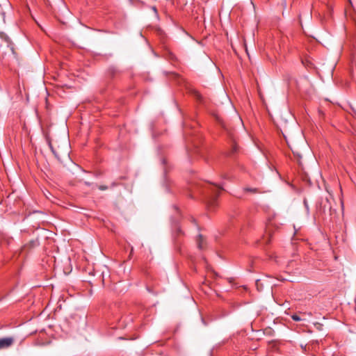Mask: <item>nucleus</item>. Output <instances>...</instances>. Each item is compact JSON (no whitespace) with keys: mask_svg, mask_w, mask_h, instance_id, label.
I'll list each match as a JSON object with an SVG mask.
<instances>
[{"mask_svg":"<svg viewBox=\"0 0 356 356\" xmlns=\"http://www.w3.org/2000/svg\"><path fill=\"white\" fill-rule=\"evenodd\" d=\"M45 140L54 156L60 160V154L63 152L68 154L67 149L70 145V138L65 135H45Z\"/></svg>","mask_w":356,"mask_h":356,"instance_id":"1","label":"nucleus"},{"mask_svg":"<svg viewBox=\"0 0 356 356\" xmlns=\"http://www.w3.org/2000/svg\"><path fill=\"white\" fill-rule=\"evenodd\" d=\"M0 52L7 54L10 52L14 54V47L10 38L3 32H0Z\"/></svg>","mask_w":356,"mask_h":356,"instance_id":"2","label":"nucleus"},{"mask_svg":"<svg viewBox=\"0 0 356 356\" xmlns=\"http://www.w3.org/2000/svg\"><path fill=\"white\" fill-rule=\"evenodd\" d=\"M223 190V188L220 186H216L212 189V194L211 197L207 200V206L210 209H213L217 205V198L220 195V191Z\"/></svg>","mask_w":356,"mask_h":356,"instance_id":"3","label":"nucleus"},{"mask_svg":"<svg viewBox=\"0 0 356 356\" xmlns=\"http://www.w3.org/2000/svg\"><path fill=\"white\" fill-rule=\"evenodd\" d=\"M14 342L13 337H6L0 339V350L10 347Z\"/></svg>","mask_w":356,"mask_h":356,"instance_id":"4","label":"nucleus"},{"mask_svg":"<svg viewBox=\"0 0 356 356\" xmlns=\"http://www.w3.org/2000/svg\"><path fill=\"white\" fill-rule=\"evenodd\" d=\"M317 346L316 342H312L309 344H306L305 346H301L302 351L305 353H309L310 350H312L314 348V346Z\"/></svg>","mask_w":356,"mask_h":356,"instance_id":"5","label":"nucleus"},{"mask_svg":"<svg viewBox=\"0 0 356 356\" xmlns=\"http://www.w3.org/2000/svg\"><path fill=\"white\" fill-rule=\"evenodd\" d=\"M197 248L200 250H202L204 248V239L202 234H199L197 238Z\"/></svg>","mask_w":356,"mask_h":356,"instance_id":"6","label":"nucleus"},{"mask_svg":"<svg viewBox=\"0 0 356 356\" xmlns=\"http://www.w3.org/2000/svg\"><path fill=\"white\" fill-rule=\"evenodd\" d=\"M8 3L7 0H0V13L2 15H4L5 13L3 11V6H8Z\"/></svg>","mask_w":356,"mask_h":356,"instance_id":"7","label":"nucleus"},{"mask_svg":"<svg viewBox=\"0 0 356 356\" xmlns=\"http://www.w3.org/2000/svg\"><path fill=\"white\" fill-rule=\"evenodd\" d=\"M243 191H245V192H250V193H259V189L257 188L245 187V188H243Z\"/></svg>","mask_w":356,"mask_h":356,"instance_id":"8","label":"nucleus"},{"mask_svg":"<svg viewBox=\"0 0 356 356\" xmlns=\"http://www.w3.org/2000/svg\"><path fill=\"white\" fill-rule=\"evenodd\" d=\"M182 234V232L180 229H177L176 233L175 234V236H174V240H175V243H178V238L179 237V236H181Z\"/></svg>","mask_w":356,"mask_h":356,"instance_id":"9","label":"nucleus"},{"mask_svg":"<svg viewBox=\"0 0 356 356\" xmlns=\"http://www.w3.org/2000/svg\"><path fill=\"white\" fill-rule=\"evenodd\" d=\"M291 318L295 321H301V318H300L299 316H298L297 314H293L291 316Z\"/></svg>","mask_w":356,"mask_h":356,"instance_id":"10","label":"nucleus"},{"mask_svg":"<svg viewBox=\"0 0 356 356\" xmlns=\"http://www.w3.org/2000/svg\"><path fill=\"white\" fill-rule=\"evenodd\" d=\"M98 188L100 190V191H106L108 189V186H105V185H99L98 186Z\"/></svg>","mask_w":356,"mask_h":356,"instance_id":"11","label":"nucleus"},{"mask_svg":"<svg viewBox=\"0 0 356 356\" xmlns=\"http://www.w3.org/2000/svg\"><path fill=\"white\" fill-rule=\"evenodd\" d=\"M237 150H238L237 145L234 144L233 146H232V153H235V152H237Z\"/></svg>","mask_w":356,"mask_h":356,"instance_id":"12","label":"nucleus"},{"mask_svg":"<svg viewBox=\"0 0 356 356\" xmlns=\"http://www.w3.org/2000/svg\"><path fill=\"white\" fill-rule=\"evenodd\" d=\"M84 184H85L86 186H91L92 184L91 182H89V181H84Z\"/></svg>","mask_w":356,"mask_h":356,"instance_id":"13","label":"nucleus"},{"mask_svg":"<svg viewBox=\"0 0 356 356\" xmlns=\"http://www.w3.org/2000/svg\"><path fill=\"white\" fill-rule=\"evenodd\" d=\"M195 95H196V97H197L198 99H200V98H201V95H200L198 92H196V93H195Z\"/></svg>","mask_w":356,"mask_h":356,"instance_id":"14","label":"nucleus"},{"mask_svg":"<svg viewBox=\"0 0 356 356\" xmlns=\"http://www.w3.org/2000/svg\"><path fill=\"white\" fill-rule=\"evenodd\" d=\"M304 204H305V207L308 209V204H307V200H304Z\"/></svg>","mask_w":356,"mask_h":356,"instance_id":"15","label":"nucleus"},{"mask_svg":"<svg viewBox=\"0 0 356 356\" xmlns=\"http://www.w3.org/2000/svg\"><path fill=\"white\" fill-rule=\"evenodd\" d=\"M111 186H112V187H114V186H116V184H115V182H113V183H112V185H111Z\"/></svg>","mask_w":356,"mask_h":356,"instance_id":"16","label":"nucleus"},{"mask_svg":"<svg viewBox=\"0 0 356 356\" xmlns=\"http://www.w3.org/2000/svg\"><path fill=\"white\" fill-rule=\"evenodd\" d=\"M193 222H195V219L192 218Z\"/></svg>","mask_w":356,"mask_h":356,"instance_id":"17","label":"nucleus"}]
</instances>
